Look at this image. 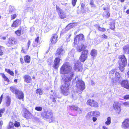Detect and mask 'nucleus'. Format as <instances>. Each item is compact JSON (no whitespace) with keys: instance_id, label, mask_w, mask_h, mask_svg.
<instances>
[{"instance_id":"nucleus-43","label":"nucleus","mask_w":129,"mask_h":129,"mask_svg":"<svg viewBox=\"0 0 129 129\" xmlns=\"http://www.w3.org/2000/svg\"><path fill=\"white\" fill-rule=\"evenodd\" d=\"M35 109L37 111H40L42 110V108L40 107H35Z\"/></svg>"},{"instance_id":"nucleus-2","label":"nucleus","mask_w":129,"mask_h":129,"mask_svg":"<svg viewBox=\"0 0 129 129\" xmlns=\"http://www.w3.org/2000/svg\"><path fill=\"white\" fill-rule=\"evenodd\" d=\"M119 58L120 59H121L120 60L118 61L119 68L120 70L122 72L124 69V67L126 64V59L124 55L120 56Z\"/></svg>"},{"instance_id":"nucleus-23","label":"nucleus","mask_w":129,"mask_h":129,"mask_svg":"<svg viewBox=\"0 0 129 129\" xmlns=\"http://www.w3.org/2000/svg\"><path fill=\"white\" fill-rule=\"evenodd\" d=\"M75 26V23L69 24L66 27L65 29L66 30L68 31L70 29L74 27Z\"/></svg>"},{"instance_id":"nucleus-47","label":"nucleus","mask_w":129,"mask_h":129,"mask_svg":"<svg viewBox=\"0 0 129 129\" xmlns=\"http://www.w3.org/2000/svg\"><path fill=\"white\" fill-rule=\"evenodd\" d=\"M115 77L116 78H119L120 76L119 73L118 72H116L115 73Z\"/></svg>"},{"instance_id":"nucleus-21","label":"nucleus","mask_w":129,"mask_h":129,"mask_svg":"<svg viewBox=\"0 0 129 129\" xmlns=\"http://www.w3.org/2000/svg\"><path fill=\"white\" fill-rule=\"evenodd\" d=\"M1 75L2 76L3 78L4 79V80L7 82L5 83H4L5 84L7 85L8 84L9 82V79L5 76L4 74L1 73Z\"/></svg>"},{"instance_id":"nucleus-36","label":"nucleus","mask_w":129,"mask_h":129,"mask_svg":"<svg viewBox=\"0 0 129 129\" xmlns=\"http://www.w3.org/2000/svg\"><path fill=\"white\" fill-rule=\"evenodd\" d=\"M116 71V69H113L111 70L109 72V74L110 76H112L114 74L115 71Z\"/></svg>"},{"instance_id":"nucleus-16","label":"nucleus","mask_w":129,"mask_h":129,"mask_svg":"<svg viewBox=\"0 0 129 129\" xmlns=\"http://www.w3.org/2000/svg\"><path fill=\"white\" fill-rule=\"evenodd\" d=\"M9 39L8 43L10 45V46L12 45L16 44L17 43L16 40L13 37H10Z\"/></svg>"},{"instance_id":"nucleus-40","label":"nucleus","mask_w":129,"mask_h":129,"mask_svg":"<svg viewBox=\"0 0 129 129\" xmlns=\"http://www.w3.org/2000/svg\"><path fill=\"white\" fill-rule=\"evenodd\" d=\"M39 43H37L35 41H34L32 44V45L34 47H39Z\"/></svg>"},{"instance_id":"nucleus-49","label":"nucleus","mask_w":129,"mask_h":129,"mask_svg":"<svg viewBox=\"0 0 129 129\" xmlns=\"http://www.w3.org/2000/svg\"><path fill=\"white\" fill-rule=\"evenodd\" d=\"M30 43L31 42L29 40L28 41L27 44V49H28L29 47V46L30 44Z\"/></svg>"},{"instance_id":"nucleus-37","label":"nucleus","mask_w":129,"mask_h":129,"mask_svg":"<svg viewBox=\"0 0 129 129\" xmlns=\"http://www.w3.org/2000/svg\"><path fill=\"white\" fill-rule=\"evenodd\" d=\"M36 93H39L40 95L42 94V91L40 89H38L36 91Z\"/></svg>"},{"instance_id":"nucleus-59","label":"nucleus","mask_w":129,"mask_h":129,"mask_svg":"<svg viewBox=\"0 0 129 129\" xmlns=\"http://www.w3.org/2000/svg\"><path fill=\"white\" fill-rule=\"evenodd\" d=\"M3 49H0V55H2L3 54Z\"/></svg>"},{"instance_id":"nucleus-14","label":"nucleus","mask_w":129,"mask_h":129,"mask_svg":"<svg viewBox=\"0 0 129 129\" xmlns=\"http://www.w3.org/2000/svg\"><path fill=\"white\" fill-rule=\"evenodd\" d=\"M15 94L17 98L19 99H23L24 98L23 93L21 91L19 90L17 91Z\"/></svg>"},{"instance_id":"nucleus-25","label":"nucleus","mask_w":129,"mask_h":129,"mask_svg":"<svg viewBox=\"0 0 129 129\" xmlns=\"http://www.w3.org/2000/svg\"><path fill=\"white\" fill-rule=\"evenodd\" d=\"M53 26V24H52L47 25L46 26V32H47L49 30L52 29Z\"/></svg>"},{"instance_id":"nucleus-35","label":"nucleus","mask_w":129,"mask_h":129,"mask_svg":"<svg viewBox=\"0 0 129 129\" xmlns=\"http://www.w3.org/2000/svg\"><path fill=\"white\" fill-rule=\"evenodd\" d=\"M49 112L50 113V114H47V116H48V117H46V119H50L52 118V113L49 111Z\"/></svg>"},{"instance_id":"nucleus-8","label":"nucleus","mask_w":129,"mask_h":129,"mask_svg":"<svg viewBox=\"0 0 129 129\" xmlns=\"http://www.w3.org/2000/svg\"><path fill=\"white\" fill-rule=\"evenodd\" d=\"M121 127L124 129H127L129 128V119L124 120L122 123Z\"/></svg>"},{"instance_id":"nucleus-17","label":"nucleus","mask_w":129,"mask_h":129,"mask_svg":"<svg viewBox=\"0 0 129 129\" xmlns=\"http://www.w3.org/2000/svg\"><path fill=\"white\" fill-rule=\"evenodd\" d=\"M23 78L24 79V81L27 83H30L31 81V78L28 75H25L23 76Z\"/></svg>"},{"instance_id":"nucleus-53","label":"nucleus","mask_w":129,"mask_h":129,"mask_svg":"<svg viewBox=\"0 0 129 129\" xmlns=\"http://www.w3.org/2000/svg\"><path fill=\"white\" fill-rule=\"evenodd\" d=\"M108 36L105 34H103L102 35V38L104 39H106L107 38Z\"/></svg>"},{"instance_id":"nucleus-39","label":"nucleus","mask_w":129,"mask_h":129,"mask_svg":"<svg viewBox=\"0 0 129 129\" xmlns=\"http://www.w3.org/2000/svg\"><path fill=\"white\" fill-rule=\"evenodd\" d=\"M10 89L12 92L13 93L15 92V94L16 93V91L18 90L14 88L13 87H10Z\"/></svg>"},{"instance_id":"nucleus-45","label":"nucleus","mask_w":129,"mask_h":129,"mask_svg":"<svg viewBox=\"0 0 129 129\" xmlns=\"http://www.w3.org/2000/svg\"><path fill=\"white\" fill-rule=\"evenodd\" d=\"M15 33L18 36H19L21 35V30H17L15 32Z\"/></svg>"},{"instance_id":"nucleus-22","label":"nucleus","mask_w":129,"mask_h":129,"mask_svg":"<svg viewBox=\"0 0 129 129\" xmlns=\"http://www.w3.org/2000/svg\"><path fill=\"white\" fill-rule=\"evenodd\" d=\"M97 51L95 49L92 50L90 53V55L93 58L95 57L97 55Z\"/></svg>"},{"instance_id":"nucleus-7","label":"nucleus","mask_w":129,"mask_h":129,"mask_svg":"<svg viewBox=\"0 0 129 129\" xmlns=\"http://www.w3.org/2000/svg\"><path fill=\"white\" fill-rule=\"evenodd\" d=\"M87 104L88 105L95 107L99 106L98 103L93 100H88L87 101Z\"/></svg>"},{"instance_id":"nucleus-31","label":"nucleus","mask_w":129,"mask_h":129,"mask_svg":"<svg viewBox=\"0 0 129 129\" xmlns=\"http://www.w3.org/2000/svg\"><path fill=\"white\" fill-rule=\"evenodd\" d=\"M14 127L13 123L12 122H10L9 126L8 127V129H14Z\"/></svg>"},{"instance_id":"nucleus-26","label":"nucleus","mask_w":129,"mask_h":129,"mask_svg":"<svg viewBox=\"0 0 129 129\" xmlns=\"http://www.w3.org/2000/svg\"><path fill=\"white\" fill-rule=\"evenodd\" d=\"M123 51L126 54L129 53V45L123 47Z\"/></svg>"},{"instance_id":"nucleus-52","label":"nucleus","mask_w":129,"mask_h":129,"mask_svg":"<svg viewBox=\"0 0 129 129\" xmlns=\"http://www.w3.org/2000/svg\"><path fill=\"white\" fill-rule=\"evenodd\" d=\"M123 105L125 106H128L129 105V102H125L123 103Z\"/></svg>"},{"instance_id":"nucleus-61","label":"nucleus","mask_w":129,"mask_h":129,"mask_svg":"<svg viewBox=\"0 0 129 129\" xmlns=\"http://www.w3.org/2000/svg\"><path fill=\"white\" fill-rule=\"evenodd\" d=\"M102 129H108V128L106 126H103L102 127Z\"/></svg>"},{"instance_id":"nucleus-18","label":"nucleus","mask_w":129,"mask_h":129,"mask_svg":"<svg viewBox=\"0 0 129 129\" xmlns=\"http://www.w3.org/2000/svg\"><path fill=\"white\" fill-rule=\"evenodd\" d=\"M64 53V51L62 48H58L57 51L56 55L60 57Z\"/></svg>"},{"instance_id":"nucleus-55","label":"nucleus","mask_w":129,"mask_h":129,"mask_svg":"<svg viewBox=\"0 0 129 129\" xmlns=\"http://www.w3.org/2000/svg\"><path fill=\"white\" fill-rule=\"evenodd\" d=\"M39 37H37V38L35 39V41L37 43H39Z\"/></svg>"},{"instance_id":"nucleus-4","label":"nucleus","mask_w":129,"mask_h":129,"mask_svg":"<svg viewBox=\"0 0 129 129\" xmlns=\"http://www.w3.org/2000/svg\"><path fill=\"white\" fill-rule=\"evenodd\" d=\"M69 83H66L63 85L61 87V92L64 95H67L69 93Z\"/></svg>"},{"instance_id":"nucleus-38","label":"nucleus","mask_w":129,"mask_h":129,"mask_svg":"<svg viewBox=\"0 0 129 129\" xmlns=\"http://www.w3.org/2000/svg\"><path fill=\"white\" fill-rule=\"evenodd\" d=\"M104 15L108 18H109L110 16L109 13L108 12L105 11L104 13Z\"/></svg>"},{"instance_id":"nucleus-64","label":"nucleus","mask_w":129,"mask_h":129,"mask_svg":"<svg viewBox=\"0 0 129 129\" xmlns=\"http://www.w3.org/2000/svg\"><path fill=\"white\" fill-rule=\"evenodd\" d=\"M81 6L82 8H84L85 7V5L84 4L82 3L81 4Z\"/></svg>"},{"instance_id":"nucleus-15","label":"nucleus","mask_w":129,"mask_h":129,"mask_svg":"<svg viewBox=\"0 0 129 129\" xmlns=\"http://www.w3.org/2000/svg\"><path fill=\"white\" fill-rule=\"evenodd\" d=\"M21 21L19 19L16 20L14 21L11 25V26L14 28H15L18 27L21 24Z\"/></svg>"},{"instance_id":"nucleus-1","label":"nucleus","mask_w":129,"mask_h":129,"mask_svg":"<svg viewBox=\"0 0 129 129\" xmlns=\"http://www.w3.org/2000/svg\"><path fill=\"white\" fill-rule=\"evenodd\" d=\"M71 67L68 63H64L60 68V73L67 75L63 78L66 82L70 81L73 76V73L71 71Z\"/></svg>"},{"instance_id":"nucleus-51","label":"nucleus","mask_w":129,"mask_h":129,"mask_svg":"<svg viewBox=\"0 0 129 129\" xmlns=\"http://www.w3.org/2000/svg\"><path fill=\"white\" fill-rule=\"evenodd\" d=\"M78 107L77 106H73L71 107V109L73 110H77Z\"/></svg>"},{"instance_id":"nucleus-6","label":"nucleus","mask_w":129,"mask_h":129,"mask_svg":"<svg viewBox=\"0 0 129 129\" xmlns=\"http://www.w3.org/2000/svg\"><path fill=\"white\" fill-rule=\"evenodd\" d=\"M88 53V51L87 50L83 51L79 58L80 60L82 62H84L87 58Z\"/></svg>"},{"instance_id":"nucleus-32","label":"nucleus","mask_w":129,"mask_h":129,"mask_svg":"<svg viewBox=\"0 0 129 129\" xmlns=\"http://www.w3.org/2000/svg\"><path fill=\"white\" fill-rule=\"evenodd\" d=\"M93 116L96 117H98L100 116V113L99 112L97 111H93Z\"/></svg>"},{"instance_id":"nucleus-60","label":"nucleus","mask_w":129,"mask_h":129,"mask_svg":"<svg viewBox=\"0 0 129 129\" xmlns=\"http://www.w3.org/2000/svg\"><path fill=\"white\" fill-rule=\"evenodd\" d=\"M92 120L94 122H95L97 118L95 117H92Z\"/></svg>"},{"instance_id":"nucleus-20","label":"nucleus","mask_w":129,"mask_h":129,"mask_svg":"<svg viewBox=\"0 0 129 129\" xmlns=\"http://www.w3.org/2000/svg\"><path fill=\"white\" fill-rule=\"evenodd\" d=\"M76 49L78 52H80L83 50L85 49V46L83 44L78 45L76 47Z\"/></svg>"},{"instance_id":"nucleus-46","label":"nucleus","mask_w":129,"mask_h":129,"mask_svg":"<svg viewBox=\"0 0 129 129\" xmlns=\"http://www.w3.org/2000/svg\"><path fill=\"white\" fill-rule=\"evenodd\" d=\"M14 125L15 127H18L20 126V123L18 122L15 121Z\"/></svg>"},{"instance_id":"nucleus-29","label":"nucleus","mask_w":129,"mask_h":129,"mask_svg":"<svg viewBox=\"0 0 129 129\" xmlns=\"http://www.w3.org/2000/svg\"><path fill=\"white\" fill-rule=\"evenodd\" d=\"M24 59L25 62L29 63L30 62V58L29 56L26 55L24 57Z\"/></svg>"},{"instance_id":"nucleus-54","label":"nucleus","mask_w":129,"mask_h":129,"mask_svg":"<svg viewBox=\"0 0 129 129\" xmlns=\"http://www.w3.org/2000/svg\"><path fill=\"white\" fill-rule=\"evenodd\" d=\"M124 98L125 99H129V95H125L124 97Z\"/></svg>"},{"instance_id":"nucleus-57","label":"nucleus","mask_w":129,"mask_h":129,"mask_svg":"<svg viewBox=\"0 0 129 129\" xmlns=\"http://www.w3.org/2000/svg\"><path fill=\"white\" fill-rule=\"evenodd\" d=\"M50 98L51 99L52 98V101L53 102H55L56 101L55 100V98L54 97H53L52 95L50 96Z\"/></svg>"},{"instance_id":"nucleus-30","label":"nucleus","mask_w":129,"mask_h":129,"mask_svg":"<svg viewBox=\"0 0 129 129\" xmlns=\"http://www.w3.org/2000/svg\"><path fill=\"white\" fill-rule=\"evenodd\" d=\"M111 118L110 117H108L106 121L105 122V124L107 126L109 125L111 123Z\"/></svg>"},{"instance_id":"nucleus-50","label":"nucleus","mask_w":129,"mask_h":129,"mask_svg":"<svg viewBox=\"0 0 129 129\" xmlns=\"http://www.w3.org/2000/svg\"><path fill=\"white\" fill-rule=\"evenodd\" d=\"M77 1V0H72V4L74 6H75Z\"/></svg>"},{"instance_id":"nucleus-11","label":"nucleus","mask_w":129,"mask_h":129,"mask_svg":"<svg viewBox=\"0 0 129 129\" xmlns=\"http://www.w3.org/2000/svg\"><path fill=\"white\" fill-rule=\"evenodd\" d=\"M84 36L82 34H80L79 35L77 36L74 39V41L77 42L78 41H82L84 40Z\"/></svg>"},{"instance_id":"nucleus-13","label":"nucleus","mask_w":129,"mask_h":129,"mask_svg":"<svg viewBox=\"0 0 129 129\" xmlns=\"http://www.w3.org/2000/svg\"><path fill=\"white\" fill-rule=\"evenodd\" d=\"M120 84L121 86L127 89H129V84L127 80H122L120 83Z\"/></svg>"},{"instance_id":"nucleus-28","label":"nucleus","mask_w":129,"mask_h":129,"mask_svg":"<svg viewBox=\"0 0 129 129\" xmlns=\"http://www.w3.org/2000/svg\"><path fill=\"white\" fill-rule=\"evenodd\" d=\"M47 114H50V113L48 111H44L42 112L41 116L43 117L46 118V117H48V116H47Z\"/></svg>"},{"instance_id":"nucleus-19","label":"nucleus","mask_w":129,"mask_h":129,"mask_svg":"<svg viewBox=\"0 0 129 129\" xmlns=\"http://www.w3.org/2000/svg\"><path fill=\"white\" fill-rule=\"evenodd\" d=\"M57 35L56 34H54L53 36L51 39V41L52 43H55L57 41Z\"/></svg>"},{"instance_id":"nucleus-62","label":"nucleus","mask_w":129,"mask_h":129,"mask_svg":"<svg viewBox=\"0 0 129 129\" xmlns=\"http://www.w3.org/2000/svg\"><path fill=\"white\" fill-rule=\"evenodd\" d=\"M71 36V34H70L69 35H68L67 36V39H69L70 38Z\"/></svg>"},{"instance_id":"nucleus-3","label":"nucleus","mask_w":129,"mask_h":129,"mask_svg":"<svg viewBox=\"0 0 129 129\" xmlns=\"http://www.w3.org/2000/svg\"><path fill=\"white\" fill-rule=\"evenodd\" d=\"M75 80H77L76 86L78 90L82 91L85 89V84L83 81L81 80H79L77 77L75 78Z\"/></svg>"},{"instance_id":"nucleus-27","label":"nucleus","mask_w":129,"mask_h":129,"mask_svg":"<svg viewBox=\"0 0 129 129\" xmlns=\"http://www.w3.org/2000/svg\"><path fill=\"white\" fill-rule=\"evenodd\" d=\"M11 102V100L10 98L8 96L6 98V106H9Z\"/></svg>"},{"instance_id":"nucleus-58","label":"nucleus","mask_w":129,"mask_h":129,"mask_svg":"<svg viewBox=\"0 0 129 129\" xmlns=\"http://www.w3.org/2000/svg\"><path fill=\"white\" fill-rule=\"evenodd\" d=\"M111 27H110L111 29H113L114 28V25L113 24H112L111 25Z\"/></svg>"},{"instance_id":"nucleus-24","label":"nucleus","mask_w":129,"mask_h":129,"mask_svg":"<svg viewBox=\"0 0 129 129\" xmlns=\"http://www.w3.org/2000/svg\"><path fill=\"white\" fill-rule=\"evenodd\" d=\"M93 116V112H89L86 116V118L87 119H90L92 118Z\"/></svg>"},{"instance_id":"nucleus-42","label":"nucleus","mask_w":129,"mask_h":129,"mask_svg":"<svg viewBox=\"0 0 129 129\" xmlns=\"http://www.w3.org/2000/svg\"><path fill=\"white\" fill-rule=\"evenodd\" d=\"M98 29L100 31H103V32H104L106 30V29L104 28H101V27L99 25H98Z\"/></svg>"},{"instance_id":"nucleus-5","label":"nucleus","mask_w":129,"mask_h":129,"mask_svg":"<svg viewBox=\"0 0 129 129\" xmlns=\"http://www.w3.org/2000/svg\"><path fill=\"white\" fill-rule=\"evenodd\" d=\"M113 107L116 113L118 114L120 113L121 111V105L119 103L117 102H115L113 104Z\"/></svg>"},{"instance_id":"nucleus-41","label":"nucleus","mask_w":129,"mask_h":129,"mask_svg":"<svg viewBox=\"0 0 129 129\" xmlns=\"http://www.w3.org/2000/svg\"><path fill=\"white\" fill-rule=\"evenodd\" d=\"M5 108H3L0 110V117L2 116V114L5 112Z\"/></svg>"},{"instance_id":"nucleus-10","label":"nucleus","mask_w":129,"mask_h":129,"mask_svg":"<svg viewBox=\"0 0 129 129\" xmlns=\"http://www.w3.org/2000/svg\"><path fill=\"white\" fill-rule=\"evenodd\" d=\"M57 10L60 18L63 19L66 17V15L65 13L63 12L61 9H57Z\"/></svg>"},{"instance_id":"nucleus-44","label":"nucleus","mask_w":129,"mask_h":129,"mask_svg":"<svg viewBox=\"0 0 129 129\" xmlns=\"http://www.w3.org/2000/svg\"><path fill=\"white\" fill-rule=\"evenodd\" d=\"M90 5L91 6V7L92 8H95L96 7L93 4V2L92 0H91L90 3Z\"/></svg>"},{"instance_id":"nucleus-56","label":"nucleus","mask_w":129,"mask_h":129,"mask_svg":"<svg viewBox=\"0 0 129 129\" xmlns=\"http://www.w3.org/2000/svg\"><path fill=\"white\" fill-rule=\"evenodd\" d=\"M77 110L79 112V113H81L82 112V110L81 109L79 108L78 107Z\"/></svg>"},{"instance_id":"nucleus-48","label":"nucleus","mask_w":129,"mask_h":129,"mask_svg":"<svg viewBox=\"0 0 129 129\" xmlns=\"http://www.w3.org/2000/svg\"><path fill=\"white\" fill-rule=\"evenodd\" d=\"M17 16V15L16 14H14L11 15V19L13 20Z\"/></svg>"},{"instance_id":"nucleus-12","label":"nucleus","mask_w":129,"mask_h":129,"mask_svg":"<svg viewBox=\"0 0 129 129\" xmlns=\"http://www.w3.org/2000/svg\"><path fill=\"white\" fill-rule=\"evenodd\" d=\"M81 68V65L80 62L79 61H76L75 63L74 68L75 70L78 71H80Z\"/></svg>"},{"instance_id":"nucleus-9","label":"nucleus","mask_w":129,"mask_h":129,"mask_svg":"<svg viewBox=\"0 0 129 129\" xmlns=\"http://www.w3.org/2000/svg\"><path fill=\"white\" fill-rule=\"evenodd\" d=\"M61 59L57 57L55 58L54 61V64L53 67L55 69H57L59 66L60 62Z\"/></svg>"},{"instance_id":"nucleus-33","label":"nucleus","mask_w":129,"mask_h":129,"mask_svg":"<svg viewBox=\"0 0 129 129\" xmlns=\"http://www.w3.org/2000/svg\"><path fill=\"white\" fill-rule=\"evenodd\" d=\"M24 113L25 114V117L26 118H28L30 116V114L27 110H25Z\"/></svg>"},{"instance_id":"nucleus-63","label":"nucleus","mask_w":129,"mask_h":129,"mask_svg":"<svg viewBox=\"0 0 129 129\" xmlns=\"http://www.w3.org/2000/svg\"><path fill=\"white\" fill-rule=\"evenodd\" d=\"M3 122L2 121H0V127H1L2 125L3 124Z\"/></svg>"},{"instance_id":"nucleus-34","label":"nucleus","mask_w":129,"mask_h":129,"mask_svg":"<svg viewBox=\"0 0 129 129\" xmlns=\"http://www.w3.org/2000/svg\"><path fill=\"white\" fill-rule=\"evenodd\" d=\"M5 70L8 73L12 76H14V73L12 71H11L10 69H6Z\"/></svg>"}]
</instances>
